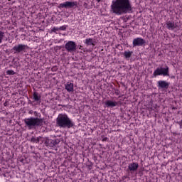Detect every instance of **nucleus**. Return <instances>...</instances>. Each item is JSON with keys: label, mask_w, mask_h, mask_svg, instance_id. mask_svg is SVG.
<instances>
[{"label": "nucleus", "mask_w": 182, "mask_h": 182, "mask_svg": "<svg viewBox=\"0 0 182 182\" xmlns=\"http://www.w3.org/2000/svg\"><path fill=\"white\" fill-rule=\"evenodd\" d=\"M128 168L129 171H136L137 168H139V164L137 163H132L128 166Z\"/></svg>", "instance_id": "nucleus-10"}, {"label": "nucleus", "mask_w": 182, "mask_h": 182, "mask_svg": "<svg viewBox=\"0 0 182 182\" xmlns=\"http://www.w3.org/2000/svg\"><path fill=\"white\" fill-rule=\"evenodd\" d=\"M133 46H143L146 43V41L141 38H136L133 40Z\"/></svg>", "instance_id": "nucleus-8"}, {"label": "nucleus", "mask_w": 182, "mask_h": 182, "mask_svg": "<svg viewBox=\"0 0 182 182\" xmlns=\"http://www.w3.org/2000/svg\"><path fill=\"white\" fill-rule=\"evenodd\" d=\"M178 124L180 125V128L182 129V120L178 122Z\"/></svg>", "instance_id": "nucleus-23"}, {"label": "nucleus", "mask_w": 182, "mask_h": 182, "mask_svg": "<svg viewBox=\"0 0 182 182\" xmlns=\"http://www.w3.org/2000/svg\"><path fill=\"white\" fill-rule=\"evenodd\" d=\"M28 48L29 47L26 45L19 44L18 46H14L12 48V50L14 51V53H21V52H23V50H26V49H28Z\"/></svg>", "instance_id": "nucleus-6"}, {"label": "nucleus", "mask_w": 182, "mask_h": 182, "mask_svg": "<svg viewBox=\"0 0 182 182\" xmlns=\"http://www.w3.org/2000/svg\"><path fill=\"white\" fill-rule=\"evenodd\" d=\"M169 85L170 84L164 80H160L158 82V86L159 87H161V89H168Z\"/></svg>", "instance_id": "nucleus-9"}, {"label": "nucleus", "mask_w": 182, "mask_h": 182, "mask_svg": "<svg viewBox=\"0 0 182 182\" xmlns=\"http://www.w3.org/2000/svg\"><path fill=\"white\" fill-rule=\"evenodd\" d=\"M39 139L40 137H33L31 138L32 143H39Z\"/></svg>", "instance_id": "nucleus-18"}, {"label": "nucleus", "mask_w": 182, "mask_h": 182, "mask_svg": "<svg viewBox=\"0 0 182 182\" xmlns=\"http://www.w3.org/2000/svg\"><path fill=\"white\" fill-rule=\"evenodd\" d=\"M51 32H53L54 33H56V32H59V28L58 27H53L51 29Z\"/></svg>", "instance_id": "nucleus-20"}, {"label": "nucleus", "mask_w": 182, "mask_h": 182, "mask_svg": "<svg viewBox=\"0 0 182 182\" xmlns=\"http://www.w3.org/2000/svg\"><path fill=\"white\" fill-rule=\"evenodd\" d=\"M68 28V26L64 25L59 28V31H66V28Z\"/></svg>", "instance_id": "nucleus-21"}, {"label": "nucleus", "mask_w": 182, "mask_h": 182, "mask_svg": "<svg viewBox=\"0 0 182 182\" xmlns=\"http://www.w3.org/2000/svg\"><path fill=\"white\" fill-rule=\"evenodd\" d=\"M97 1V2H100V1H102V0H96Z\"/></svg>", "instance_id": "nucleus-25"}, {"label": "nucleus", "mask_w": 182, "mask_h": 182, "mask_svg": "<svg viewBox=\"0 0 182 182\" xmlns=\"http://www.w3.org/2000/svg\"><path fill=\"white\" fill-rule=\"evenodd\" d=\"M43 122L42 119L34 117L26 118L24 119V123L28 129H32V127H35V126H41Z\"/></svg>", "instance_id": "nucleus-3"}, {"label": "nucleus", "mask_w": 182, "mask_h": 182, "mask_svg": "<svg viewBox=\"0 0 182 182\" xmlns=\"http://www.w3.org/2000/svg\"><path fill=\"white\" fill-rule=\"evenodd\" d=\"M65 89L68 92H73V83L68 82L65 85Z\"/></svg>", "instance_id": "nucleus-12"}, {"label": "nucleus", "mask_w": 182, "mask_h": 182, "mask_svg": "<svg viewBox=\"0 0 182 182\" xmlns=\"http://www.w3.org/2000/svg\"><path fill=\"white\" fill-rule=\"evenodd\" d=\"M65 48L68 52H75V50H76V43L73 41H68L65 44Z\"/></svg>", "instance_id": "nucleus-7"}, {"label": "nucleus", "mask_w": 182, "mask_h": 182, "mask_svg": "<svg viewBox=\"0 0 182 182\" xmlns=\"http://www.w3.org/2000/svg\"><path fill=\"white\" fill-rule=\"evenodd\" d=\"M85 43L87 46L92 45V46H95L96 44H95V41H93V39L92 38H87L85 40Z\"/></svg>", "instance_id": "nucleus-15"}, {"label": "nucleus", "mask_w": 182, "mask_h": 182, "mask_svg": "<svg viewBox=\"0 0 182 182\" xmlns=\"http://www.w3.org/2000/svg\"><path fill=\"white\" fill-rule=\"evenodd\" d=\"M82 48V46H80V49Z\"/></svg>", "instance_id": "nucleus-27"}, {"label": "nucleus", "mask_w": 182, "mask_h": 182, "mask_svg": "<svg viewBox=\"0 0 182 182\" xmlns=\"http://www.w3.org/2000/svg\"><path fill=\"white\" fill-rule=\"evenodd\" d=\"M82 48V46H80V49Z\"/></svg>", "instance_id": "nucleus-26"}, {"label": "nucleus", "mask_w": 182, "mask_h": 182, "mask_svg": "<svg viewBox=\"0 0 182 182\" xmlns=\"http://www.w3.org/2000/svg\"><path fill=\"white\" fill-rule=\"evenodd\" d=\"M56 124L60 129H70L75 124L66 114H60L56 119Z\"/></svg>", "instance_id": "nucleus-2"}, {"label": "nucleus", "mask_w": 182, "mask_h": 182, "mask_svg": "<svg viewBox=\"0 0 182 182\" xmlns=\"http://www.w3.org/2000/svg\"><path fill=\"white\" fill-rule=\"evenodd\" d=\"M47 146H49V147H53V146H55L57 144L56 141L52 140V139H48L46 141Z\"/></svg>", "instance_id": "nucleus-13"}, {"label": "nucleus", "mask_w": 182, "mask_h": 182, "mask_svg": "<svg viewBox=\"0 0 182 182\" xmlns=\"http://www.w3.org/2000/svg\"><path fill=\"white\" fill-rule=\"evenodd\" d=\"M107 138H105V139L102 140V141H106V140H107Z\"/></svg>", "instance_id": "nucleus-24"}, {"label": "nucleus", "mask_w": 182, "mask_h": 182, "mask_svg": "<svg viewBox=\"0 0 182 182\" xmlns=\"http://www.w3.org/2000/svg\"><path fill=\"white\" fill-rule=\"evenodd\" d=\"M105 105L107 107H116L118 103L116 101L108 100L105 102Z\"/></svg>", "instance_id": "nucleus-11"}, {"label": "nucleus", "mask_w": 182, "mask_h": 182, "mask_svg": "<svg viewBox=\"0 0 182 182\" xmlns=\"http://www.w3.org/2000/svg\"><path fill=\"white\" fill-rule=\"evenodd\" d=\"M154 76H170L169 68L168 66H166V68H158L154 72Z\"/></svg>", "instance_id": "nucleus-4"}, {"label": "nucleus", "mask_w": 182, "mask_h": 182, "mask_svg": "<svg viewBox=\"0 0 182 182\" xmlns=\"http://www.w3.org/2000/svg\"><path fill=\"white\" fill-rule=\"evenodd\" d=\"M166 25L168 29H171V31H173V29L176 28V24L174 23V22L168 21L166 23Z\"/></svg>", "instance_id": "nucleus-14"}, {"label": "nucleus", "mask_w": 182, "mask_h": 182, "mask_svg": "<svg viewBox=\"0 0 182 182\" xmlns=\"http://www.w3.org/2000/svg\"><path fill=\"white\" fill-rule=\"evenodd\" d=\"M132 55H133L132 51H125L124 53V56L125 59H129V58H132Z\"/></svg>", "instance_id": "nucleus-16"}, {"label": "nucleus", "mask_w": 182, "mask_h": 182, "mask_svg": "<svg viewBox=\"0 0 182 182\" xmlns=\"http://www.w3.org/2000/svg\"><path fill=\"white\" fill-rule=\"evenodd\" d=\"M7 75H15V71L12 70H9L6 71Z\"/></svg>", "instance_id": "nucleus-22"}, {"label": "nucleus", "mask_w": 182, "mask_h": 182, "mask_svg": "<svg viewBox=\"0 0 182 182\" xmlns=\"http://www.w3.org/2000/svg\"><path fill=\"white\" fill-rule=\"evenodd\" d=\"M82 48V46H80V49Z\"/></svg>", "instance_id": "nucleus-28"}, {"label": "nucleus", "mask_w": 182, "mask_h": 182, "mask_svg": "<svg viewBox=\"0 0 182 182\" xmlns=\"http://www.w3.org/2000/svg\"><path fill=\"white\" fill-rule=\"evenodd\" d=\"M132 11L130 0H115L112 1L111 12L115 15H123Z\"/></svg>", "instance_id": "nucleus-1"}, {"label": "nucleus", "mask_w": 182, "mask_h": 182, "mask_svg": "<svg viewBox=\"0 0 182 182\" xmlns=\"http://www.w3.org/2000/svg\"><path fill=\"white\" fill-rule=\"evenodd\" d=\"M4 36H5V33L0 31V43H2V39H4Z\"/></svg>", "instance_id": "nucleus-19"}, {"label": "nucleus", "mask_w": 182, "mask_h": 182, "mask_svg": "<svg viewBox=\"0 0 182 182\" xmlns=\"http://www.w3.org/2000/svg\"><path fill=\"white\" fill-rule=\"evenodd\" d=\"M33 97L35 102H39V100H41V95H39V94H38V92H34L33 95Z\"/></svg>", "instance_id": "nucleus-17"}, {"label": "nucleus", "mask_w": 182, "mask_h": 182, "mask_svg": "<svg viewBox=\"0 0 182 182\" xmlns=\"http://www.w3.org/2000/svg\"><path fill=\"white\" fill-rule=\"evenodd\" d=\"M77 6V1H65L59 4L58 8H75Z\"/></svg>", "instance_id": "nucleus-5"}]
</instances>
